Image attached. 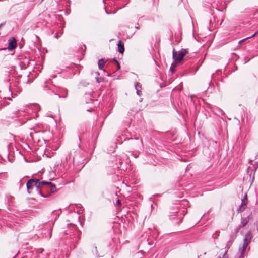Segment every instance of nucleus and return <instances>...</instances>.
<instances>
[{"instance_id":"f257e3e1","label":"nucleus","mask_w":258,"mask_h":258,"mask_svg":"<svg viewBox=\"0 0 258 258\" xmlns=\"http://www.w3.org/2000/svg\"><path fill=\"white\" fill-rule=\"evenodd\" d=\"M73 227L75 229V231H67L62 238L63 243L68 247H70L71 249L75 248L76 243L79 240V238L78 237L79 231L77 230L76 226L73 225Z\"/></svg>"},{"instance_id":"f03ea898","label":"nucleus","mask_w":258,"mask_h":258,"mask_svg":"<svg viewBox=\"0 0 258 258\" xmlns=\"http://www.w3.org/2000/svg\"><path fill=\"white\" fill-rule=\"evenodd\" d=\"M112 162L114 163L115 168L119 170L125 171L130 168V161L127 155L124 153L116 156Z\"/></svg>"},{"instance_id":"7ed1b4c3","label":"nucleus","mask_w":258,"mask_h":258,"mask_svg":"<svg viewBox=\"0 0 258 258\" xmlns=\"http://www.w3.org/2000/svg\"><path fill=\"white\" fill-rule=\"evenodd\" d=\"M36 182L34 183L35 187L36 188V191L38 194L42 197L43 198H48L49 197V195H45V194L43 193V186L45 185V184H49L51 185V191H53L54 190L55 185L53 184L52 182L49 181H39L38 179L35 178Z\"/></svg>"},{"instance_id":"20e7f679","label":"nucleus","mask_w":258,"mask_h":258,"mask_svg":"<svg viewBox=\"0 0 258 258\" xmlns=\"http://www.w3.org/2000/svg\"><path fill=\"white\" fill-rule=\"evenodd\" d=\"M44 90L50 94H54L58 95L59 98H66L67 94V90L66 89H61L59 87H55L54 89H50L47 85H45Z\"/></svg>"},{"instance_id":"39448f33","label":"nucleus","mask_w":258,"mask_h":258,"mask_svg":"<svg viewBox=\"0 0 258 258\" xmlns=\"http://www.w3.org/2000/svg\"><path fill=\"white\" fill-rule=\"evenodd\" d=\"M127 141L133 149H141L143 146V142L138 137H135L134 134H130Z\"/></svg>"},{"instance_id":"423d86ee","label":"nucleus","mask_w":258,"mask_h":258,"mask_svg":"<svg viewBox=\"0 0 258 258\" xmlns=\"http://www.w3.org/2000/svg\"><path fill=\"white\" fill-rule=\"evenodd\" d=\"M188 53V49H181L178 51H175L174 49L172 52L173 58L175 61L178 63L181 62L184 57Z\"/></svg>"},{"instance_id":"0eeeda50","label":"nucleus","mask_w":258,"mask_h":258,"mask_svg":"<svg viewBox=\"0 0 258 258\" xmlns=\"http://www.w3.org/2000/svg\"><path fill=\"white\" fill-rule=\"evenodd\" d=\"M252 238L251 232H247L244 237L243 244L241 248H239V251H241V254L239 258H243V253L248 244L250 243Z\"/></svg>"},{"instance_id":"6e6552de","label":"nucleus","mask_w":258,"mask_h":258,"mask_svg":"<svg viewBox=\"0 0 258 258\" xmlns=\"http://www.w3.org/2000/svg\"><path fill=\"white\" fill-rule=\"evenodd\" d=\"M43 193L45 194V195H49V197L52 194L54 193L56 191V186L55 185V188L54 191H51V185L49 184H45L43 185Z\"/></svg>"},{"instance_id":"1a4fd4ad","label":"nucleus","mask_w":258,"mask_h":258,"mask_svg":"<svg viewBox=\"0 0 258 258\" xmlns=\"http://www.w3.org/2000/svg\"><path fill=\"white\" fill-rule=\"evenodd\" d=\"M184 211H175L173 212V215H170V218L171 219H174L176 217H178V219H179V221L178 222V223H180L182 222V217H179L180 215H185V214L184 213Z\"/></svg>"},{"instance_id":"9d476101","label":"nucleus","mask_w":258,"mask_h":258,"mask_svg":"<svg viewBox=\"0 0 258 258\" xmlns=\"http://www.w3.org/2000/svg\"><path fill=\"white\" fill-rule=\"evenodd\" d=\"M128 136L126 133V132H124L121 136L117 137V138H116V144H121L123 142V141H127Z\"/></svg>"},{"instance_id":"9b49d317","label":"nucleus","mask_w":258,"mask_h":258,"mask_svg":"<svg viewBox=\"0 0 258 258\" xmlns=\"http://www.w3.org/2000/svg\"><path fill=\"white\" fill-rule=\"evenodd\" d=\"M35 178H31L29 179L26 183V187L27 191L29 194L31 193V190L35 186L34 183L36 182Z\"/></svg>"},{"instance_id":"f8f14e48","label":"nucleus","mask_w":258,"mask_h":258,"mask_svg":"<svg viewBox=\"0 0 258 258\" xmlns=\"http://www.w3.org/2000/svg\"><path fill=\"white\" fill-rule=\"evenodd\" d=\"M252 218V214L250 213L249 215H248L246 217H242L240 225L239 226L240 227H245L247 224L248 223L249 221Z\"/></svg>"},{"instance_id":"ddd939ff","label":"nucleus","mask_w":258,"mask_h":258,"mask_svg":"<svg viewBox=\"0 0 258 258\" xmlns=\"http://www.w3.org/2000/svg\"><path fill=\"white\" fill-rule=\"evenodd\" d=\"M17 47L16 40L14 38H12L9 40L8 49L10 50H12L16 48Z\"/></svg>"},{"instance_id":"4468645a","label":"nucleus","mask_w":258,"mask_h":258,"mask_svg":"<svg viewBox=\"0 0 258 258\" xmlns=\"http://www.w3.org/2000/svg\"><path fill=\"white\" fill-rule=\"evenodd\" d=\"M248 200L247 199H243L241 200V204L239 206V208L237 209V212L240 213L243 211L245 209V206H246L247 204Z\"/></svg>"},{"instance_id":"2eb2a0df","label":"nucleus","mask_w":258,"mask_h":258,"mask_svg":"<svg viewBox=\"0 0 258 258\" xmlns=\"http://www.w3.org/2000/svg\"><path fill=\"white\" fill-rule=\"evenodd\" d=\"M163 135L165 138L168 139L170 141H174L175 140L174 134L173 132H167L163 133Z\"/></svg>"},{"instance_id":"dca6fc26","label":"nucleus","mask_w":258,"mask_h":258,"mask_svg":"<svg viewBox=\"0 0 258 258\" xmlns=\"http://www.w3.org/2000/svg\"><path fill=\"white\" fill-rule=\"evenodd\" d=\"M118 46V51L121 53L123 54L124 52V44L121 41H119L117 44Z\"/></svg>"},{"instance_id":"f3484780","label":"nucleus","mask_w":258,"mask_h":258,"mask_svg":"<svg viewBox=\"0 0 258 258\" xmlns=\"http://www.w3.org/2000/svg\"><path fill=\"white\" fill-rule=\"evenodd\" d=\"M79 154L77 153H76L75 155L73 157V163L79 164H83V163L81 162L83 160V157H82L80 160L79 159Z\"/></svg>"},{"instance_id":"a211bd4d","label":"nucleus","mask_w":258,"mask_h":258,"mask_svg":"<svg viewBox=\"0 0 258 258\" xmlns=\"http://www.w3.org/2000/svg\"><path fill=\"white\" fill-rule=\"evenodd\" d=\"M135 88L136 90V93L138 96L141 95V89H142V86L141 85L138 83L137 82L135 85Z\"/></svg>"},{"instance_id":"6ab92c4d","label":"nucleus","mask_w":258,"mask_h":258,"mask_svg":"<svg viewBox=\"0 0 258 258\" xmlns=\"http://www.w3.org/2000/svg\"><path fill=\"white\" fill-rule=\"evenodd\" d=\"M105 64V61L103 58H101L98 61V68L100 70H103Z\"/></svg>"},{"instance_id":"aec40b11","label":"nucleus","mask_w":258,"mask_h":258,"mask_svg":"<svg viewBox=\"0 0 258 258\" xmlns=\"http://www.w3.org/2000/svg\"><path fill=\"white\" fill-rule=\"evenodd\" d=\"M177 63V62L175 61L171 64L170 68V71H171L172 73H173L175 72V68L176 67Z\"/></svg>"},{"instance_id":"412c9836","label":"nucleus","mask_w":258,"mask_h":258,"mask_svg":"<svg viewBox=\"0 0 258 258\" xmlns=\"http://www.w3.org/2000/svg\"><path fill=\"white\" fill-rule=\"evenodd\" d=\"M233 241H234L233 239H231L227 242L226 245V248H227V250H226L227 251H228V250L229 249L230 247L232 245Z\"/></svg>"},{"instance_id":"4be33fe9","label":"nucleus","mask_w":258,"mask_h":258,"mask_svg":"<svg viewBox=\"0 0 258 258\" xmlns=\"http://www.w3.org/2000/svg\"><path fill=\"white\" fill-rule=\"evenodd\" d=\"M257 33H258V30L256 32H255L253 34H252L251 36L248 37H247V38H246L245 39H243L240 40L239 42V43H240L244 41L246 39H249V38H252V37H254Z\"/></svg>"},{"instance_id":"5701e85b","label":"nucleus","mask_w":258,"mask_h":258,"mask_svg":"<svg viewBox=\"0 0 258 258\" xmlns=\"http://www.w3.org/2000/svg\"><path fill=\"white\" fill-rule=\"evenodd\" d=\"M9 92L11 94V95L12 98H15L16 96H17V94L13 93L10 86H9Z\"/></svg>"},{"instance_id":"b1692460","label":"nucleus","mask_w":258,"mask_h":258,"mask_svg":"<svg viewBox=\"0 0 258 258\" xmlns=\"http://www.w3.org/2000/svg\"><path fill=\"white\" fill-rule=\"evenodd\" d=\"M121 205V202L119 199H117L116 201L115 205L116 206H120Z\"/></svg>"},{"instance_id":"393cba45","label":"nucleus","mask_w":258,"mask_h":258,"mask_svg":"<svg viewBox=\"0 0 258 258\" xmlns=\"http://www.w3.org/2000/svg\"><path fill=\"white\" fill-rule=\"evenodd\" d=\"M250 58H248L247 57H244V60H245V62H244V64L246 63L247 62H248L249 60H250Z\"/></svg>"},{"instance_id":"a878e982","label":"nucleus","mask_w":258,"mask_h":258,"mask_svg":"<svg viewBox=\"0 0 258 258\" xmlns=\"http://www.w3.org/2000/svg\"><path fill=\"white\" fill-rule=\"evenodd\" d=\"M95 251H96V256L97 257H101V255H100L99 254H98V251H97L96 247H95Z\"/></svg>"},{"instance_id":"bb28decb","label":"nucleus","mask_w":258,"mask_h":258,"mask_svg":"<svg viewBox=\"0 0 258 258\" xmlns=\"http://www.w3.org/2000/svg\"><path fill=\"white\" fill-rule=\"evenodd\" d=\"M96 81L98 83L101 82L102 81V78H96Z\"/></svg>"},{"instance_id":"cd10ccee","label":"nucleus","mask_w":258,"mask_h":258,"mask_svg":"<svg viewBox=\"0 0 258 258\" xmlns=\"http://www.w3.org/2000/svg\"><path fill=\"white\" fill-rule=\"evenodd\" d=\"M135 29H137V30L140 29V26H139V24L138 23H137V24H136V25L135 26Z\"/></svg>"},{"instance_id":"c85d7f7f","label":"nucleus","mask_w":258,"mask_h":258,"mask_svg":"<svg viewBox=\"0 0 258 258\" xmlns=\"http://www.w3.org/2000/svg\"><path fill=\"white\" fill-rule=\"evenodd\" d=\"M116 65H117V70H120V64H119V62H117Z\"/></svg>"},{"instance_id":"c756f323","label":"nucleus","mask_w":258,"mask_h":258,"mask_svg":"<svg viewBox=\"0 0 258 258\" xmlns=\"http://www.w3.org/2000/svg\"><path fill=\"white\" fill-rule=\"evenodd\" d=\"M70 159V155H67V156L66 157V160L67 161L68 160Z\"/></svg>"},{"instance_id":"7c9ffc66","label":"nucleus","mask_w":258,"mask_h":258,"mask_svg":"<svg viewBox=\"0 0 258 258\" xmlns=\"http://www.w3.org/2000/svg\"><path fill=\"white\" fill-rule=\"evenodd\" d=\"M93 101V99H91H91H90V100H89L87 101H86V103H89L92 102Z\"/></svg>"},{"instance_id":"2f4dec72","label":"nucleus","mask_w":258,"mask_h":258,"mask_svg":"<svg viewBox=\"0 0 258 258\" xmlns=\"http://www.w3.org/2000/svg\"><path fill=\"white\" fill-rule=\"evenodd\" d=\"M112 60L113 61H114L116 63H117V62H118V61L116 59V58H113L112 59Z\"/></svg>"},{"instance_id":"473e14b6","label":"nucleus","mask_w":258,"mask_h":258,"mask_svg":"<svg viewBox=\"0 0 258 258\" xmlns=\"http://www.w3.org/2000/svg\"><path fill=\"white\" fill-rule=\"evenodd\" d=\"M243 199H247V196L246 194H245V195H244V196Z\"/></svg>"},{"instance_id":"72a5a7b5","label":"nucleus","mask_w":258,"mask_h":258,"mask_svg":"<svg viewBox=\"0 0 258 258\" xmlns=\"http://www.w3.org/2000/svg\"><path fill=\"white\" fill-rule=\"evenodd\" d=\"M220 112L221 113L222 115H223L224 114V112L222 110H220Z\"/></svg>"},{"instance_id":"f704fd0d","label":"nucleus","mask_w":258,"mask_h":258,"mask_svg":"<svg viewBox=\"0 0 258 258\" xmlns=\"http://www.w3.org/2000/svg\"><path fill=\"white\" fill-rule=\"evenodd\" d=\"M54 37L56 38H58V36L57 34H56L55 35H54Z\"/></svg>"},{"instance_id":"c9c22d12","label":"nucleus","mask_w":258,"mask_h":258,"mask_svg":"<svg viewBox=\"0 0 258 258\" xmlns=\"http://www.w3.org/2000/svg\"><path fill=\"white\" fill-rule=\"evenodd\" d=\"M105 8H106L105 7ZM105 12H106V13L107 14H109V12H108V11H107L106 9H105Z\"/></svg>"},{"instance_id":"e433bc0d","label":"nucleus","mask_w":258,"mask_h":258,"mask_svg":"<svg viewBox=\"0 0 258 258\" xmlns=\"http://www.w3.org/2000/svg\"><path fill=\"white\" fill-rule=\"evenodd\" d=\"M106 72L107 73V76H110L109 74L107 72Z\"/></svg>"},{"instance_id":"4c0bfd02","label":"nucleus","mask_w":258,"mask_h":258,"mask_svg":"<svg viewBox=\"0 0 258 258\" xmlns=\"http://www.w3.org/2000/svg\"><path fill=\"white\" fill-rule=\"evenodd\" d=\"M143 100V99L142 98H140V100H139V101L140 102H142Z\"/></svg>"},{"instance_id":"58836bf2","label":"nucleus","mask_w":258,"mask_h":258,"mask_svg":"<svg viewBox=\"0 0 258 258\" xmlns=\"http://www.w3.org/2000/svg\"><path fill=\"white\" fill-rule=\"evenodd\" d=\"M3 25V24L1 23L0 24V28Z\"/></svg>"},{"instance_id":"ea45409f","label":"nucleus","mask_w":258,"mask_h":258,"mask_svg":"<svg viewBox=\"0 0 258 258\" xmlns=\"http://www.w3.org/2000/svg\"><path fill=\"white\" fill-rule=\"evenodd\" d=\"M79 205H80V207L81 208H83V207L82 206V205H80V204Z\"/></svg>"},{"instance_id":"a19ab883","label":"nucleus","mask_w":258,"mask_h":258,"mask_svg":"<svg viewBox=\"0 0 258 258\" xmlns=\"http://www.w3.org/2000/svg\"><path fill=\"white\" fill-rule=\"evenodd\" d=\"M8 99H9V100H12L11 98H8Z\"/></svg>"}]
</instances>
